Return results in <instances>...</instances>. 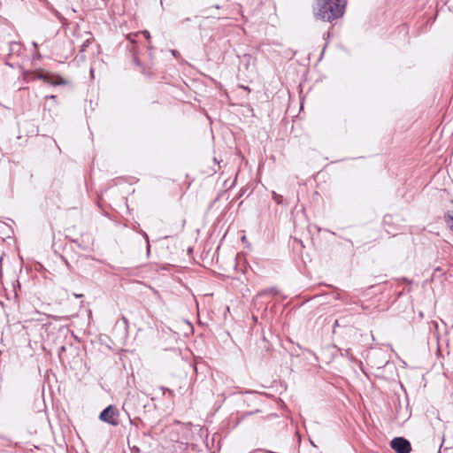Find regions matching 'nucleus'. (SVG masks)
Returning <instances> with one entry per match:
<instances>
[{
    "label": "nucleus",
    "mask_w": 453,
    "mask_h": 453,
    "mask_svg": "<svg viewBox=\"0 0 453 453\" xmlns=\"http://www.w3.org/2000/svg\"><path fill=\"white\" fill-rule=\"evenodd\" d=\"M277 289L275 288H272L270 289H267V290H265L263 292L260 293L261 296L263 295H265V294H272V295H276L277 294Z\"/></svg>",
    "instance_id": "nucleus-7"
},
{
    "label": "nucleus",
    "mask_w": 453,
    "mask_h": 453,
    "mask_svg": "<svg viewBox=\"0 0 453 453\" xmlns=\"http://www.w3.org/2000/svg\"><path fill=\"white\" fill-rule=\"evenodd\" d=\"M339 326V322L338 320H335L334 323V327H336Z\"/></svg>",
    "instance_id": "nucleus-10"
},
{
    "label": "nucleus",
    "mask_w": 453,
    "mask_h": 453,
    "mask_svg": "<svg viewBox=\"0 0 453 453\" xmlns=\"http://www.w3.org/2000/svg\"><path fill=\"white\" fill-rule=\"evenodd\" d=\"M119 411L113 405L106 407L99 415L101 421L117 426L119 425Z\"/></svg>",
    "instance_id": "nucleus-2"
},
{
    "label": "nucleus",
    "mask_w": 453,
    "mask_h": 453,
    "mask_svg": "<svg viewBox=\"0 0 453 453\" xmlns=\"http://www.w3.org/2000/svg\"><path fill=\"white\" fill-rule=\"evenodd\" d=\"M272 197H273V200L277 203V204H281L282 203V201H283V197L282 196L277 194L275 191H273L272 192Z\"/></svg>",
    "instance_id": "nucleus-6"
},
{
    "label": "nucleus",
    "mask_w": 453,
    "mask_h": 453,
    "mask_svg": "<svg viewBox=\"0 0 453 453\" xmlns=\"http://www.w3.org/2000/svg\"><path fill=\"white\" fill-rule=\"evenodd\" d=\"M346 0H314V16L323 21L331 22L341 18L345 11Z\"/></svg>",
    "instance_id": "nucleus-1"
},
{
    "label": "nucleus",
    "mask_w": 453,
    "mask_h": 453,
    "mask_svg": "<svg viewBox=\"0 0 453 453\" xmlns=\"http://www.w3.org/2000/svg\"><path fill=\"white\" fill-rule=\"evenodd\" d=\"M390 447L396 453H410L411 451V442L403 437H395L390 441Z\"/></svg>",
    "instance_id": "nucleus-3"
},
{
    "label": "nucleus",
    "mask_w": 453,
    "mask_h": 453,
    "mask_svg": "<svg viewBox=\"0 0 453 453\" xmlns=\"http://www.w3.org/2000/svg\"><path fill=\"white\" fill-rule=\"evenodd\" d=\"M33 45H34L35 48H37V43L36 42H34Z\"/></svg>",
    "instance_id": "nucleus-14"
},
{
    "label": "nucleus",
    "mask_w": 453,
    "mask_h": 453,
    "mask_svg": "<svg viewBox=\"0 0 453 453\" xmlns=\"http://www.w3.org/2000/svg\"><path fill=\"white\" fill-rule=\"evenodd\" d=\"M90 75H91L92 77H94V70H93V69H91V70H90Z\"/></svg>",
    "instance_id": "nucleus-12"
},
{
    "label": "nucleus",
    "mask_w": 453,
    "mask_h": 453,
    "mask_svg": "<svg viewBox=\"0 0 453 453\" xmlns=\"http://www.w3.org/2000/svg\"><path fill=\"white\" fill-rule=\"evenodd\" d=\"M172 53H173V56H175V55H176V53H177V51H176L175 50H172Z\"/></svg>",
    "instance_id": "nucleus-13"
},
{
    "label": "nucleus",
    "mask_w": 453,
    "mask_h": 453,
    "mask_svg": "<svg viewBox=\"0 0 453 453\" xmlns=\"http://www.w3.org/2000/svg\"><path fill=\"white\" fill-rule=\"evenodd\" d=\"M142 236L146 239L147 243H149V236H148V234L145 232H143L142 233ZM149 250H150V244H148V251Z\"/></svg>",
    "instance_id": "nucleus-9"
},
{
    "label": "nucleus",
    "mask_w": 453,
    "mask_h": 453,
    "mask_svg": "<svg viewBox=\"0 0 453 453\" xmlns=\"http://www.w3.org/2000/svg\"><path fill=\"white\" fill-rule=\"evenodd\" d=\"M446 226L453 232V211H448L443 216Z\"/></svg>",
    "instance_id": "nucleus-5"
},
{
    "label": "nucleus",
    "mask_w": 453,
    "mask_h": 453,
    "mask_svg": "<svg viewBox=\"0 0 453 453\" xmlns=\"http://www.w3.org/2000/svg\"><path fill=\"white\" fill-rule=\"evenodd\" d=\"M346 355H347V356H349V349H348V350H346Z\"/></svg>",
    "instance_id": "nucleus-16"
},
{
    "label": "nucleus",
    "mask_w": 453,
    "mask_h": 453,
    "mask_svg": "<svg viewBox=\"0 0 453 453\" xmlns=\"http://www.w3.org/2000/svg\"><path fill=\"white\" fill-rule=\"evenodd\" d=\"M47 98L55 99V98H56V96H53V95H51V96H47Z\"/></svg>",
    "instance_id": "nucleus-11"
},
{
    "label": "nucleus",
    "mask_w": 453,
    "mask_h": 453,
    "mask_svg": "<svg viewBox=\"0 0 453 453\" xmlns=\"http://www.w3.org/2000/svg\"><path fill=\"white\" fill-rule=\"evenodd\" d=\"M40 78L53 86L66 84V81L61 77L50 78L47 75H41Z\"/></svg>",
    "instance_id": "nucleus-4"
},
{
    "label": "nucleus",
    "mask_w": 453,
    "mask_h": 453,
    "mask_svg": "<svg viewBox=\"0 0 453 453\" xmlns=\"http://www.w3.org/2000/svg\"><path fill=\"white\" fill-rule=\"evenodd\" d=\"M245 90L250 91V88L248 87H242Z\"/></svg>",
    "instance_id": "nucleus-15"
},
{
    "label": "nucleus",
    "mask_w": 453,
    "mask_h": 453,
    "mask_svg": "<svg viewBox=\"0 0 453 453\" xmlns=\"http://www.w3.org/2000/svg\"><path fill=\"white\" fill-rule=\"evenodd\" d=\"M142 34L145 36V38H146L148 41H150V33H149L147 30L142 31Z\"/></svg>",
    "instance_id": "nucleus-8"
},
{
    "label": "nucleus",
    "mask_w": 453,
    "mask_h": 453,
    "mask_svg": "<svg viewBox=\"0 0 453 453\" xmlns=\"http://www.w3.org/2000/svg\"><path fill=\"white\" fill-rule=\"evenodd\" d=\"M443 441H444V437H442V439H441V443H443ZM441 446H442V444H441Z\"/></svg>",
    "instance_id": "nucleus-17"
}]
</instances>
